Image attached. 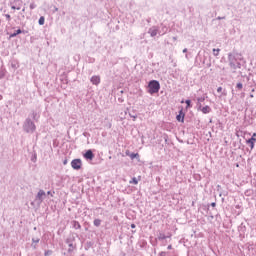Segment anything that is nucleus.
<instances>
[{
    "label": "nucleus",
    "mask_w": 256,
    "mask_h": 256,
    "mask_svg": "<svg viewBox=\"0 0 256 256\" xmlns=\"http://www.w3.org/2000/svg\"><path fill=\"white\" fill-rule=\"evenodd\" d=\"M135 224H131V229H135Z\"/></svg>",
    "instance_id": "obj_29"
},
{
    "label": "nucleus",
    "mask_w": 256,
    "mask_h": 256,
    "mask_svg": "<svg viewBox=\"0 0 256 256\" xmlns=\"http://www.w3.org/2000/svg\"><path fill=\"white\" fill-rule=\"evenodd\" d=\"M5 17H6L7 21H11V15L6 14Z\"/></svg>",
    "instance_id": "obj_19"
},
{
    "label": "nucleus",
    "mask_w": 256,
    "mask_h": 256,
    "mask_svg": "<svg viewBox=\"0 0 256 256\" xmlns=\"http://www.w3.org/2000/svg\"><path fill=\"white\" fill-rule=\"evenodd\" d=\"M198 101H205V98H203V99H198Z\"/></svg>",
    "instance_id": "obj_30"
},
{
    "label": "nucleus",
    "mask_w": 256,
    "mask_h": 256,
    "mask_svg": "<svg viewBox=\"0 0 256 256\" xmlns=\"http://www.w3.org/2000/svg\"><path fill=\"white\" fill-rule=\"evenodd\" d=\"M202 113H204V115H207V113H211V107L209 106H204L202 109H201Z\"/></svg>",
    "instance_id": "obj_7"
},
{
    "label": "nucleus",
    "mask_w": 256,
    "mask_h": 256,
    "mask_svg": "<svg viewBox=\"0 0 256 256\" xmlns=\"http://www.w3.org/2000/svg\"><path fill=\"white\" fill-rule=\"evenodd\" d=\"M221 91H223V87H218L217 88V93H221Z\"/></svg>",
    "instance_id": "obj_21"
},
{
    "label": "nucleus",
    "mask_w": 256,
    "mask_h": 256,
    "mask_svg": "<svg viewBox=\"0 0 256 256\" xmlns=\"http://www.w3.org/2000/svg\"><path fill=\"white\" fill-rule=\"evenodd\" d=\"M37 197L39 200L43 199V197H45V191L40 190L37 194Z\"/></svg>",
    "instance_id": "obj_9"
},
{
    "label": "nucleus",
    "mask_w": 256,
    "mask_h": 256,
    "mask_svg": "<svg viewBox=\"0 0 256 256\" xmlns=\"http://www.w3.org/2000/svg\"><path fill=\"white\" fill-rule=\"evenodd\" d=\"M159 89H161V85L159 84V81L157 80H152L148 84V93L150 95H153L155 93H159Z\"/></svg>",
    "instance_id": "obj_1"
},
{
    "label": "nucleus",
    "mask_w": 256,
    "mask_h": 256,
    "mask_svg": "<svg viewBox=\"0 0 256 256\" xmlns=\"http://www.w3.org/2000/svg\"><path fill=\"white\" fill-rule=\"evenodd\" d=\"M256 142V133H253L251 139L247 140V144L250 145L251 149H254Z\"/></svg>",
    "instance_id": "obj_3"
},
{
    "label": "nucleus",
    "mask_w": 256,
    "mask_h": 256,
    "mask_svg": "<svg viewBox=\"0 0 256 256\" xmlns=\"http://www.w3.org/2000/svg\"><path fill=\"white\" fill-rule=\"evenodd\" d=\"M139 181L137 180V178H132V180L130 181V184L133 185H138Z\"/></svg>",
    "instance_id": "obj_16"
},
{
    "label": "nucleus",
    "mask_w": 256,
    "mask_h": 256,
    "mask_svg": "<svg viewBox=\"0 0 256 256\" xmlns=\"http://www.w3.org/2000/svg\"><path fill=\"white\" fill-rule=\"evenodd\" d=\"M22 31L21 29H18L16 32L10 35V37H17V35H21Z\"/></svg>",
    "instance_id": "obj_11"
},
{
    "label": "nucleus",
    "mask_w": 256,
    "mask_h": 256,
    "mask_svg": "<svg viewBox=\"0 0 256 256\" xmlns=\"http://www.w3.org/2000/svg\"><path fill=\"white\" fill-rule=\"evenodd\" d=\"M167 249L171 250V249H173V246L172 245H168Z\"/></svg>",
    "instance_id": "obj_28"
},
{
    "label": "nucleus",
    "mask_w": 256,
    "mask_h": 256,
    "mask_svg": "<svg viewBox=\"0 0 256 256\" xmlns=\"http://www.w3.org/2000/svg\"><path fill=\"white\" fill-rule=\"evenodd\" d=\"M67 163H68V160L65 159V160L63 161V165H67Z\"/></svg>",
    "instance_id": "obj_25"
},
{
    "label": "nucleus",
    "mask_w": 256,
    "mask_h": 256,
    "mask_svg": "<svg viewBox=\"0 0 256 256\" xmlns=\"http://www.w3.org/2000/svg\"><path fill=\"white\" fill-rule=\"evenodd\" d=\"M159 256H167V252H160Z\"/></svg>",
    "instance_id": "obj_22"
},
{
    "label": "nucleus",
    "mask_w": 256,
    "mask_h": 256,
    "mask_svg": "<svg viewBox=\"0 0 256 256\" xmlns=\"http://www.w3.org/2000/svg\"><path fill=\"white\" fill-rule=\"evenodd\" d=\"M93 157H95V155L93 154V151L88 150L85 154H84V158L85 159H89L90 161H93Z\"/></svg>",
    "instance_id": "obj_5"
},
{
    "label": "nucleus",
    "mask_w": 256,
    "mask_h": 256,
    "mask_svg": "<svg viewBox=\"0 0 256 256\" xmlns=\"http://www.w3.org/2000/svg\"><path fill=\"white\" fill-rule=\"evenodd\" d=\"M82 165L83 164L81 162V159H74L71 162L72 169H75L76 171H79V169H81Z\"/></svg>",
    "instance_id": "obj_2"
},
{
    "label": "nucleus",
    "mask_w": 256,
    "mask_h": 256,
    "mask_svg": "<svg viewBox=\"0 0 256 256\" xmlns=\"http://www.w3.org/2000/svg\"><path fill=\"white\" fill-rule=\"evenodd\" d=\"M34 8H35V4H31L30 9H34Z\"/></svg>",
    "instance_id": "obj_27"
},
{
    "label": "nucleus",
    "mask_w": 256,
    "mask_h": 256,
    "mask_svg": "<svg viewBox=\"0 0 256 256\" xmlns=\"http://www.w3.org/2000/svg\"><path fill=\"white\" fill-rule=\"evenodd\" d=\"M72 225L74 229H81V224L78 221H72Z\"/></svg>",
    "instance_id": "obj_8"
},
{
    "label": "nucleus",
    "mask_w": 256,
    "mask_h": 256,
    "mask_svg": "<svg viewBox=\"0 0 256 256\" xmlns=\"http://www.w3.org/2000/svg\"><path fill=\"white\" fill-rule=\"evenodd\" d=\"M126 155H127L128 157H130L131 152H129V150H127V151H126Z\"/></svg>",
    "instance_id": "obj_23"
},
{
    "label": "nucleus",
    "mask_w": 256,
    "mask_h": 256,
    "mask_svg": "<svg viewBox=\"0 0 256 256\" xmlns=\"http://www.w3.org/2000/svg\"><path fill=\"white\" fill-rule=\"evenodd\" d=\"M236 87H237V89H243V84H242V83H238V84L236 85Z\"/></svg>",
    "instance_id": "obj_18"
},
{
    "label": "nucleus",
    "mask_w": 256,
    "mask_h": 256,
    "mask_svg": "<svg viewBox=\"0 0 256 256\" xmlns=\"http://www.w3.org/2000/svg\"><path fill=\"white\" fill-rule=\"evenodd\" d=\"M187 107H191V100H186Z\"/></svg>",
    "instance_id": "obj_20"
},
{
    "label": "nucleus",
    "mask_w": 256,
    "mask_h": 256,
    "mask_svg": "<svg viewBox=\"0 0 256 256\" xmlns=\"http://www.w3.org/2000/svg\"><path fill=\"white\" fill-rule=\"evenodd\" d=\"M159 241H163L164 239H167V236H165V234L160 233L158 236Z\"/></svg>",
    "instance_id": "obj_13"
},
{
    "label": "nucleus",
    "mask_w": 256,
    "mask_h": 256,
    "mask_svg": "<svg viewBox=\"0 0 256 256\" xmlns=\"http://www.w3.org/2000/svg\"><path fill=\"white\" fill-rule=\"evenodd\" d=\"M12 9H17L19 11V9H21V7L12 6Z\"/></svg>",
    "instance_id": "obj_24"
},
{
    "label": "nucleus",
    "mask_w": 256,
    "mask_h": 256,
    "mask_svg": "<svg viewBox=\"0 0 256 256\" xmlns=\"http://www.w3.org/2000/svg\"><path fill=\"white\" fill-rule=\"evenodd\" d=\"M221 51V49H213V54L215 55V57H217L219 55V52Z\"/></svg>",
    "instance_id": "obj_17"
},
{
    "label": "nucleus",
    "mask_w": 256,
    "mask_h": 256,
    "mask_svg": "<svg viewBox=\"0 0 256 256\" xmlns=\"http://www.w3.org/2000/svg\"><path fill=\"white\" fill-rule=\"evenodd\" d=\"M90 81H91V83L93 85H99V83H101V77H99V76H92Z\"/></svg>",
    "instance_id": "obj_4"
},
{
    "label": "nucleus",
    "mask_w": 256,
    "mask_h": 256,
    "mask_svg": "<svg viewBox=\"0 0 256 256\" xmlns=\"http://www.w3.org/2000/svg\"><path fill=\"white\" fill-rule=\"evenodd\" d=\"M94 225H95V227H99L101 225V219H95Z\"/></svg>",
    "instance_id": "obj_15"
},
{
    "label": "nucleus",
    "mask_w": 256,
    "mask_h": 256,
    "mask_svg": "<svg viewBox=\"0 0 256 256\" xmlns=\"http://www.w3.org/2000/svg\"><path fill=\"white\" fill-rule=\"evenodd\" d=\"M183 53H187V49H184V50H183Z\"/></svg>",
    "instance_id": "obj_31"
},
{
    "label": "nucleus",
    "mask_w": 256,
    "mask_h": 256,
    "mask_svg": "<svg viewBox=\"0 0 256 256\" xmlns=\"http://www.w3.org/2000/svg\"><path fill=\"white\" fill-rule=\"evenodd\" d=\"M149 33L151 37H155L157 35V29H150Z\"/></svg>",
    "instance_id": "obj_12"
},
{
    "label": "nucleus",
    "mask_w": 256,
    "mask_h": 256,
    "mask_svg": "<svg viewBox=\"0 0 256 256\" xmlns=\"http://www.w3.org/2000/svg\"><path fill=\"white\" fill-rule=\"evenodd\" d=\"M176 119L180 123H184V121H185V114H183V111H180V113L176 116Z\"/></svg>",
    "instance_id": "obj_6"
},
{
    "label": "nucleus",
    "mask_w": 256,
    "mask_h": 256,
    "mask_svg": "<svg viewBox=\"0 0 256 256\" xmlns=\"http://www.w3.org/2000/svg\"><path fill=\"white\" fill-rule=\"evenodd\" d=\"M216 205H217V204H216L215 202H212V203H211V207H216Z\"/></svg>",
    "instance_id": "obj_26"
},
{
    "label": "nucleus",
    "mask_w": 256,
    "mask_h": 256,
    "mask_svg": "<svg viewBox=\"0 0 256 256\" xmlns=\"http://www.w3.org/2000/svg\"><path fill=\"white\" fill-rule=\"evenodd\" d=\"M38 23L39 25H45V17L41 16Z\"/></svg>",
    "instance_id": "obj_14"
},
{
    "label": "nucleus",
    "mask_w": 256,
    "mask_h": 256,
    "mask_svg": "<svg viewBox=\"0 0 256 256\" xmlns=\"http://www.w3.org/2000/svg\"><path fill=\"white\" fill-rule=\"evenodd\" d=\"M130 159H139V153H131L130 154Z\"/></svg>",
    "instance_id": "obj_10"
}]
</instances>
